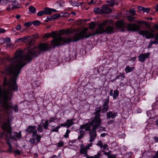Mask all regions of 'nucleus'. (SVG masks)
Segmentation results:
<instances>
[{"label":"nucleus","mask_w":158,"mask_h":158,"mask_svg":"<svg viewBox=\"0 0 158 158\" xmlns=\"http://www.w3.org/2000/svg\"><path fill=\"white\" fill-rule=\"evenodd\" d=\"M29 141L31 143L33 144H34L35 143V139L34 138H31L29 140Z\"/></svg>","instance_id":"obj_52"},{"label":"nucleus","mask_w":158,"mask_h":158,"mask_svg":"<svg viewBox=\"0 0 158 158\" xmlns=\"http://www.w3.org/2000/svg\"><path fill=\"white\" fill-rule=\"evenodd\" d=\"M84 127L82 125L80 126L79 131L80 134H85V131H84Z\"/></svg>","instance_id":"obj_30"},{"label":"nucleus","mask_w":158,"mask_h":158,"mask_svg":"<svg viewBox=\"0 0 158 158\" xmlns=\"http://www.w3.org/2000/svg\"><path fill=\"white\" fill-rule=\"evenodd\" d=\"M108 158H116V156L115 155H110L108 156Z\"/></svg>","instance_id":"obj_64"},{"label":"nucleus","mask_w":158,"mask_h":158,"mask_svg":"<svg viewBox=\"0 0 158 158\" xmlns=\"http://www.w3.org/2000/svg\"><path fill=\"white\" fill-rule=\"evenodd\" d=\"M150 55V52L140 54L138 57L139 60L141 62H144L145 60L149 57Z\"/></svg>","instance_id":"obj_13"},{"label":"nucleus","mask_w":158,"mask_h":158,"mask_svg":"<svg viewBox=\"0 0 158 158\" xmlns=\"http://www.w3.org/2000/svg\"><path fill=\"white\" fill-rule=\"evenodd\" d=\"M101 8L102 14L110 13L112 11L109 8V6L107 4L103 5Z\"/></svg>","instance_id":"obj_14"},{"label":"nucleus","mask_w":158,"mask_h":158,"mask_svg":"<svg viewBox=\"0 0 158 158\" xmlns=\"http://www.w3.org/2000/svg\"><path fill=\"white\" fill-rule=\"evenodd\" d=\"M153 28L156 30H158V24H155L153 26ZM155 32L153 30L150 31H143L140 32L141 35H145L147 39L153 38L155 40H158V33L156 34H154Z\"/></svg>","instance_id":"obj_4"},{"label":"nucleus","mask_w":158,"mask_h":158,"mask_svg":"<svg viewBox=\"0 0 158 158\" xmlns=\"http://www.w3.org/2000/svg\"><path fill=\"white\" fill-rule=\"evenodd\" d=\"M2 128L3 131L1 135V137H2L3 135L5 137L7 145L9 147V150H11L12 148L9 142L10 139H15L16 137L21 138V132H16L12 131L10 120L9 118L2 124Z\"/></svg>","instance_id":"obj_3"},{"label":"nucleus","mask_w":158,"mask_h":158,"mask_svg":"<svg viewBox=\"0 0 158 158\" xmlns=\"http://www.w3.org/2000/svg\"><path fill=\"white\" fill-rule=\"evenodd\" d=\"M158 44V40H154L153 41L151 40L149 43L148 48H151L152 44Z\"/></svg>","instance_id":"obj_28"},{"label":"nucleus","mask_w":158,"mask_h":158,"mask_svg":"<svg viewBox=\"0 0 158 158\" xmlns=\"http://www.w3.org/2000/svg\"><path fill=\"white\" fill-rule=\"evenodd\" d=\"M59 128L60 126H58L57 127H56L55 128L52 129V132H58Z\"/></svg>","instance_id":"obj_50"},{"label":"nucleus","mask_w":158,"mask_h":158,"mask_svg":"<svg viewBox=\"0 0 158 158\" xmlns=\"http://www.w3.org/2000/svg\"><path fill=\"white\" fill-rule=\"evenodd\" d=\"M49 125L48 120H46L44 123H42V127L44 128L45 129H48V126Z\"/></svg>","instance_id":"obj_26"},{"label":"nucleus","mask_w":158,"mask_h":158,"mask_svg":"<svg viewBox=\"0 0 158 158\" xmlns=\"http://www.w3.org/2000/svg\"><path fill=\"white\" fill-rule=\"evenodd\" d=\"M98 40H92V41H89V44L91 43L93 46H94L96 45V43Z\"/></svg>","instance_id":"obj_45"},{"label":"nucleus","mask_w":158,"mask_h":158,"mask_svg":"<svg viewBox=\"0 0 158 158\" xmlns=\"http://www.w3.org/2000/svg\"><path fill=\"white\" fill-rule=\"evenodd\" d=\"M12 4L15 9L19 8L20 6V4L16 0H14L12 2Z\"/></svg>","instance_id":"obj_21"},{"label":"nucleus","mask_w":158,"mask_h":158,"mask_svg":"<svg viewBox=\"0 0 158 158\" xmlns=\"http://www.w3.org/2000/svg\"><path fill=\"white\" fill-rule=\"evenodd\" d=\"M24 25L27 27H28L30 26H31L32 25V22H29L27 23H25L23 24Z\"/></svg>","instance_id":"obj_39"},{"label":"nucleus","mask_w":158,"mask_h":158,"mask_svg":"<svg viewBox=\"0 0 158 158\" xmlns=\"http://www.w3.org/2000/svg\"><path fill=\"white\" fill-rule=\"evenodd\" d=\"M99 126H94V127H92V130L89 131L90 138L89 141L90 142H92L94 141L95 139L96 138L97 136L96 129L98 128Z\"/></svg>","instance_id":"obj_7"},{"label":"nucleus","mask_w":158,"mask_h":158,"mask_svg":"<svg viewBox=\"0 0 158 158\" xmlns=\"http://www.w3.org/2000/svg\"><path fill=\"white\" fill-rule=\"evenodd\" d=\"M14 9L15 8H14L13 5L12 4L11 5H8L6 8V10L7 11H9L12 10Z\"/></svg>","instance_id":"obj_33"},{"label":"nucleus","mask_w":158,"mask_h":158,"mask_svg":"<svg viewBox=\"0 0 158 158\" xmlns=\"http://www.w3.org/2000/svg\"><path fill=\"white\" fill-rule=\"evenodd\" d=\"M134 69V67H131L128 66L126 67L125 71L126 73H127L132 71Z\"/></svg>","instance_id":"obj_24"},{"label":"nucleus","mask_w":158,"mask_h":158,"mask_svg":"<svg viewBox=\"0 0 158 158\" xmlns=\"http://www.w3.org/2000/svg\"><path fill=\"white\" fill-rule=\"evenodd\" d=\"M80 148L79 153L81 155H84L85 156H87L88 154V151L85 147V145L83 144H81Z\"/></svg>","instance_id":"obj_16"},{"label":"nucleus","mask_w":158,"mask_h":158,"mask_svg":"<svg viewBox=\"0 0 158 158\" xmlns=\"http://www.w3.org/2000/svg\"><path fill=\"white\" fill-rule=\"evenodd\" d=\"M35 40H23V42L28 45V48L34 44Z\"/></svg>","instance_id":"obj_20"},{"label":"nucleus","mask_w":158,"mask_h":158,"mask_svg":"<svg viewBox=\"0 0 158 158\" xmlns=\"http://www.w3.org/2000/svg\"><path fill=\"white\" fill-rule=\"evenodd\" d=\"M102 152L103 153V154L104 155L107 156V157H108V156H110V155L111 151H109L108 152H106L104 150H103L102 151Z\"/></svg>","instance_id":"obj_48"},{"label":"nucleus","mask_w":158,"mask_h":158,"mask_svg":"<svg viewBox=\"0 0 158 158\" xmlns=\"http://www.w3.org/2000/svg\"><path fill=\"white\" fill-rule=\"evenodd\" d=\"M57 119V118L54 117H50L49 120H48L49 123L53 122Z\"/></svg>","instance_id":"obj_37"},{"label":"nucleus","mask_w":158,"mask_h":158,"mask_svg":"<svg viewBox=\"0 0 158 158\" xmlns=\"http://www.w3.org/2000/svg\"><path fill=\"white\" fill-rule=\"evenodd\" d=\"M40 23V22L38 20H35L32 22V24L35 26H37Z\"/></svg>","instance_id":"obj_43"},{"label":"nucleus","mask_w":158,"mask_h":158,"mask_svg":"<svg viewBox=\"0 0 158 158\" xmlns=\"http://www.w3.org/2000/svg\"><path fill=\"white\" fill-rule=\"evenodd\" d=\"M94 10L95 14H102L101 8L96 7L94 9Z\"/></svg>","instance_id":"obj_22"},{"label":"nucleus","mask_w":158,"mask_h":158,"mask_svg":"<svg viewBox=\"0 0 158 158\" xmlns=\"http://www.w3.org/2000/svg\"><path fill=\"white\" fill-rule=\"evenodd\" d=\"M44 10L40 11L37 13V15L38 16H42L45 15Z\"/></svg>","instance_id":"obj_44"},{"label":"nucleus","mask_w":158,"mask_h":158,"mask_svg":"<svg viewBox=\"0 0 158 158\" xmlns=\"http://www.w3.org/2000/svg\"><path fill=\"white\" fill-rule=\"evenodd\" d=\"M95 23L93 22H92L89 24V27L91 29L94 28L95 27Z\"/></svg>","instance_id":"obj_46"},{"label":"nucleus","mask_w":158,"mask_h":158,"mask_svg":"<svg viewBox=\"0 0 158 158\" xmlns=\"http://www.w3.org/2000/svg\"><path fill=\"white\" fill-rule=\"evenodd\" d=\"M126 13H129L132 16H133L135 15V10L134 9H132L130 11H127Z\"/></svg>","instance_id":"obj_36"},{"label":"nucleus","mask_w":158,"mask_h":158,"mask_svg":"<svg viewBox=\"0 0 158 158\" xmlns=\"http://www.w3.org/2000/svg\"><path fill=\"white\" fill-rule=\"evenodd\" d=\"M11 1V0H1V3L2 5H6Z\"/></svg>","instance_id":"obj_35"},{"label":"nucleus","mask_w":158,"mask_h":158,"mask_svg":"<svg viewBox=\"0 0 158 158\" xmlns=\"http://www.w3.org/2000/svg\"><path fill=\"white\" fill-rule=\"evenodd\" d=\"M127 19L129 21L131 22H134L135 21V18L131 16H128Z\"/></svg>","instance_id":"obj_40"},{"label":"nucleus","mask_w":158,"mask_h":158,"mask_svg":"<svg viewBox=\"0 0 158 158\" xmlns=\"http://www.w3.org/2000/svg\"><path fill=\"white\" fill-rule=\"evenodd\" d=\"M35 136L36 137V139L37 142H39L41 138V135H36H36H35L34 137Z\"/></svg>","instance_id":"obj_47"},{"label":"nucleus","mask_w":158,"mask_h":158,"mask_svg":"<svg viewBox=\"0 0 158 158\" xmlns=\"http://www.w3.org/2000/svg\"><path fill=\"white\" fill-rule=\"evenodd\" d=\"M29 10L31 13H35L36 11V9L34 7L32 6H30L29 7Z\"/></svg>","instance_id":"obj_29"},{"label":"nucleus","mask_w":158,"mask_h":158,"mask_svg":"<svg viewBox=\"0 0 158 158\" xmlns=\"http://www.w3.org/2000/svg\"><path fill=\"white\" fill-rule=\"evenodd\" d=\"M102 147L103 149H106L108 150L109 148H108V146L107 144H104L103 146H102Z\"/></svg>","instance_id":"obj_62"},{"label":"nucleus","mask_w":158,"mask_h":158,"mask_svg":"<svg viewBox=\"0 0 158 158\" xmlns=\"http://www.w3.org/2000/svg\"><path fill=\"white\" fill-rule=\"evenodd\" d=\"M70 133V131L68 129H67L66 132L64 135V137L65 138H68L69 137V134Z\"/></svg>","instance_id":"obj_42"},{"label":"nucleus","mask_w":158,"mask_h":158,"mask_svg":"<svg viewBox=\"0 0 158 158\" xmlns=\"http://www.w3.org/2000/svg\"><path fill=\"white\" fill-rule=\"evenodd\" d=\"M39 39V35L38 34H34L31 36L27 35L24 37L19 38L17 40H32L33 39Z\"/></svg>","instance_id":"obj_15"},{"label":"nucleus","mask_w":158,"mask_h":158,"mask_svg":"<svg viewBox=\"0 0 158 158\" xmlns=\"http://www.w3.org/2000/svg\"><path fill=\"white\" fill-rule=\"evenodd\" d=\"M109 97L108 96L107 98L105 99L104 100V102L102 105V113H105L108 110L109 108L108 104L109 102ZM100 106L101 107H102L101 106Z\"/></svg>","instance_id":"obj_8"},{"label":"nucleus","mask_w":158,"mask_h":158,"mask_svg":"<svg viewBox=\"0 0 158 158\" xmlns=\"http://www.w3.org/2000/svg\"><path fill=\"white\" fill-rule=\"evenodd\" d=\"M36 127L35 126H30L28 128L25 130V131L28 133H32V136L34 137L37 133V131L36 130Z\"/></svg>","instance_id":"obj_10"},{"label":"nucleus","mask_w":158,"mask_h":158,"mask_svg":"<svg viewBox=\"0 0 158 158\" xmlns=\"http://www.w3.org/2000/svg\"><path fill=\"white\" fill-rule=\"evenodd\" d=\"M127 29L129 31H136L139 29V26L136 24H129L127 25Z\"/></svg>","instance_id":"obj_11"},{"label":"nucleus","mask_w":158,"mask_h":158,"mask_svg":"<svg viewBox=\"0 0 158 158\" xmlns=\"http://www.w3.org/2000/svg\"><path fill=\"white\" fill-rule=\"evenodd\" d=\"M14 152L15 154L18 155H20L21 154V152L18 150H16L14 151Z\"/></svg>","instance_id":"obj_59"},{"label":"nucleus","mask_w":158,"mask_h":158,"mask_svg":"<svg viewBox=\"0 0 158 158\" xmlns=\"http://www.w3.org/2000/svg\"><path fill=\"white\" fill-rule=\"evenodd\" d=\"M37 129L38 131L40 132H42L43 131V129L42 124L38 125Z\"/></svg>","instance_id":"obj_32"},{"label":"nucleus","mask_w":158,"mask_h":158,"mask_svg":"<svg viewBox=\"0 0 158 158\" xmlns=\"http://www.w3.org/2000/svg\"><path fill=\"white\" fill-rule=\"evenodd\" d=\"M95 0H91V1L90 2H89L88 3L87 5H92L94 3Z\"/></svg>","instance_id":"obj_61"},{"label":"nucleus","mask_w":158,"mask_h":158,"mask_svg":"<svg viewBox=\"0 0 158 158\" xmlns=\"http://www.w3.org/2000/svg\"><path fill=\"white\" fill-rule=\"evenodd\" d=\"M61 16L69 17L70 15L69 14L67 13H60Z\"/></svg>","instance_id":"obj_49"},{"label":"nucleus","mask_w":158,"mask_h":158,"mask_svg":"<svg viewBox=\"0 0 158 158\" xmlns=\"http://www.w3.org/2000/svg\"><path fill=\"white\" fill-rule=\"evenodd\" d=\"M55 47H34L31 49L27 50V53L25 55L24 53L26 52L21 50L17 51L15 56L11 59V63L10 65L6 68L8 73L10 75L8 78L6 76L4 78L2 85L6 86L8 85L6 89L2 87L0 85V110L8 113L11 109H13L15 112L18 111V106H12L11 103L8 102L13 96V91L17 92L18 90V85L16 80L18 78L21 69L27 64L25 61L30 62L32 57L35 58L41 54L42 52L50 50Z\"/></svg>","instance_id":"obj_1"},{"label":"nucleus","mask_w":158,"mask_h":158,"mask_svg":"<svg viewBox=\"0 0 158 158\" xmlns=\"http://www.w3.org/2000/svg\"><path fill=\"white\" fill-rule=\"evenodd\" d=\"M61 17V15L59 14H56L53 16V18L54 19H58Z\"/></svg>","instance_id":"obj_41"},{"label":"nucleus","mask_w":158,"mask_h":158,"mask_svg":"<svg viewBox=\"0 0 158 158\" xmlns=\"http://www.w3.org/2000/svg\"><path fill=\"white\" fill-rule=\"evenodd\" d=\"M101 156V154L100 153H98L96 155H95L93 156L94 158H100Z\"/></svg>","instance_id":"obj_56"},{"label":"nucleus","mask_w":158,"mask_h":158,"mask_svg":"<svg viewBox=\"0 0 158 158\" xmlns=\"http://www.w3.org/2000/svg\"><path fill=\"white\" fill-rule=\"evenodd\" d=\"M113 22L112 20L105 21L98 25V28L95 33L90 34L89 36L94 35L97 34H101L105 32L107 34L113 33L116 31L117 29H120L124 27V23L122 20L118 21L115 24V27L110 26V25L113 24Z\"/></svg>","instance_id":"obj_2"},{"label":"nucleus","mask_w":158,"mask_h":158,"mask_svg":"<svg viewBox=\"0 0 158 158\" xmlns=\"http://www.w3.org/2000/svg\"><path fill=\"white\" fill-rule=\"evenodd\" d=\"M92 143H90L88 145L86 146H85V147L86 148V149L87 150V149H89L90 147L92 146Z\"/></svg>","instance_id":"obj_54"},{"label":"nucleus","mask_w":158,"mask_h":158,"mask_svg":"<svg viewBox=\"0 0 158 158\" xmlns=\"http://www.w3.org/2000/svg\"><path fill=\"white\" fill-rule=\"evenodd\" d=\"M124 76L123 74H121V73H120L119 75L116 76V79H114V80H115L116 79H120L121 80H123L124 79Z\"/></svg>","instance_id":"obj_31"},{"label":"nucleus","mask_w":158,"mask_h":158,"mask_svg":"<svg viewBox=\"0 0 158 158\" xmlns=\"http://www.w3.org/2000/svg\"><path fill=\"white\" fill-rule=\"evenodd\" d=\"M64 142L60 140L56 145L57 146L59 147H61L64 146Z\"/></svg>","instance_id":"obj_34"},{"label":"nucleus","mask_w":158,"mask_h":158,"mask_svg":"<svg viewBox=\"0 0 158 158\" xmlns=\"http://www.w3.org/2000/svg\"><path fill=\"white\" fill-rule=\"evenodd\" d=\"M97 120V121H96L95 115L94 119H92V121L89 122L88 123L82 125V126L84 127V129H85V131H89L92 130L90 129L91 127L92 126V127H94L95 125L96 126H99L100 120H99L98 119Z\"/></svg>","instance_id":"obj_5"},{"label":"nucleus","mask_w":158,"mask_h":158,"mask_svg":"<svg viewBox=\"0 0 158 158\" xmlns=\"http://www.w3.org/2000/svg\"><path fill=\"white\" fill-rule=\"evenodd\" d=\"M6 31V30L2 28H0V34L4 33Z\"/></svg>","instance_id":"obj_58"},{"label":"nucleus","mask_w":158,"mask_h":158,"mask_svg":"<svg viewBox=\"0 0 158 158\" xmlns=\"http://www.w3.org/2000/svg\"><path fill=\"white\" fill-rule=\"evenodd\" d=\"M69 3L73 6H80V3H78V2L75 1H70Z\"/></svg>","instance_id":"obj_25"},{"label":"nucleus","mask_w":158,"mask_h":158,"mask_svg":"<svg viewBox=\"0 0 158 158\" xmlns=\"http://www.w3.org/2000/svg\"><path fill=\"white\" fill-rule=\"evenodd\" d=\"M57 34L55 31H52L50 33H47L45 34L43 36V38H52L55 40V38L58 37Z\"/></svg>","instance_id":"obj_12"},{"label":"nucleus","mask_w":158,"mask_h":158,"mask_svg":"<svg viewBox=\"0 0 158 158\" xmlns=\"http://www.w3.org/2000/svg\"><path fill=\"white\" fill-rule=\"evenodd\" d=\"M138 11L142 10L143 13H148L150 11V8H145L139 6H138Z\"/></svg>","instance_id":"obj_18"},{"label":"nucleus","mask_w":158,"mask_h":158,"mask_svg":"<svg viewBox=\"0 0 158 158\" xmlns=\"http://www.w3.org/2000/svg\"><path fill=\"white\" fill-rule=\"evenodd\" d=\"M92 143H90L88 145L86 146H85V147L86 148V149L87 150V149H89L90 147L92 146Z\"/></svg>","instance_id":"obj_53"},{"label":"nucleus","mask_w":158,"mask_h":158,"mask_svg":"<svg viewBox=\"0 0 158 158\" xmlns=\"http://www.w3.org/2000/svg\"><path fill=\"white\" fill-rule=\"evenodd\" d=\"M15 28L17 30H19L21 29V26L20 25H18L15 27Z\"/></svg>","instance_id":"obj_63"},{"label":"nucleus","mask_w":158,"mask_h":158,"mask_svg":"<svg viewBox=\"0 0 158 158\" xmlns=\"http://www.w3.org/2000/svg\"><path fill=\"white\" fill-rule=\"evenodd\" d=\"M80 135L78 137V140H79L83 138L84 136L85 135V134H80Z\"/></svg>","instance_id":"obj_57"},{"label":"nucleus","mask_w":158,"mask_h":158,"mask_svg":"<svg viewBox=\"0 0 158 158\" xmlns=\"http://www.w3.org/2000/svg\"><path fill=\"white\" fill-rule=\"evenodd\" d=\"M152 158H158V150L157 151L155 155L152 156Z\"/></svg>","instance_id":"obj_60"},{"label":"nucleus","mask_w":158,"mask_h":158,"mask_svg":"<svg viewBox=\"0 0 158 158\" xmlns=\"http://www.w3.org/2000/svg\"><path fill=\"white\" fill-rule=\"evenodd\" d=\"M58 35L57 38H55V40H61V36L64 34H68L71 32V31L70 29L63 30H60L58 32L56 31Z\"/></svg>","instance_id":"obj_9"},{"label":"nucleus","mask_w":158,"mask_h":158,"mask_svg":"<svg viewBox=\"0 0 158 158\" xmlns=\"http://www.w3.org/2000/svg\"><path fill=\"white\" fill-rule=\"evenodd\" d=\"M119 95V92L117 89L115 90L114 91L113 98L114 99H116Z\"/></svg>","instance_id":"obj_27"},{"label":"nucleus","mask_w":158,"mask_h":158,"mask_svg":"<svg viewBox=\"0 0 158 158\" xmlns=\"http://www.w3.org/2000/svg\"><path fill=\"white\" fill-rule=\"evenodd\" d=\"M10 40H0V45L10 42Z\"/></svg>","instance_id":"obj_38"},{"label":"nucleus","mask_w":158,"mask_h":158,"mask_svg":"<svg viewBox=\"0 0 158 158\" xmlns=\"http://www.w3.org/2000/svg\"><path fill=\"white\" fill-rule=\"evenodd\" d=\"M117 113H113L111 111H109L106 114L107 118L110 119V118H114L116 116Z\"/></svg>","instance_id":"obj_17"},{"label":"nucleus","mask_w":158,"mask_h":158,"mask_svg":"<svg viewBox=\"0 0 158 158\" xmlns=\"http://www.w3.org/2000/svg\"><path fill=\"white\" fill-rule=\"evenodd\" d=\"M51 9L49 8H46L43 10L45 15H50L51 14Z\"/></svg>","instance_id":"obj_23"},{"label":"nucleus","mask_w":158,"mask_h":158,"mask_svg":"<svg viewBox=\"0 0 158 158\" xmlns=\"http://www.w3.org/2000/svg\"><path fill=\"white\" fill-rule=\"evenodd\" d=\"M101 110V107L99 106L98 107H97L95 109V112L94 113V114L95 115H96V121H97V120L98 119L99 120H100V123L99 126L98 127V128L97 129H100V130L102 131H106V128L105 127H103L101 126V120L100 118V117L101 116L100 115V112Z\"/></svg>","instance_id":"obj_6"},{"label":"nucleus","mask_w":158,"mask_h":158,"mask_svg":"<svg viewBox=\"0 0 158 158\" xmlns=\"http://www.w3.org/2000/svg\"><path fill=\"white\" fill-rule=\"evenodd\" d=\"M106 1L107 3H110V6H113L114 5V2L112 0H106Z\"/></svg>","instance_id":"obj_55"},{"label":"nucleus","mask_w":158,"mask_h":158,"mask_svg":"<svg viewBox=\"0 0 158 158\" xmlns=\"http://www.w3.org/2000/svg\"><path fill=\"white\" fill-rule=\"evenodd\" d=\"M97 145L101 148L102 147L103 143L101 141H98Z\"/></svg>","instance_id":"obj_51"},{"label":"nucleus","mask_w":158,"mask_h":158,"mask_svg":"<svg viewBox=\"0 0 158 158\" xmlns=\"http://www.w3.org/2000/svg\"><path fill=\"white\" fill-rule=\"evenodd\" d=\"M74 119H68L65 122L67 126V128H69L74 124L73 122Z\"/></svg>","instance_id":"obj_19"}]
</instances>
